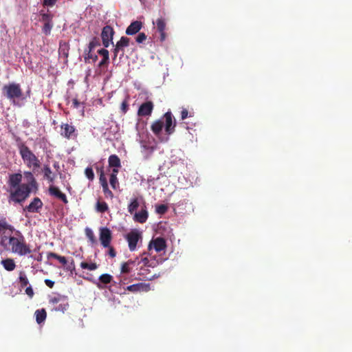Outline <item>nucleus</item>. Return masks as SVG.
<instances>
[{
	"mask_svg": "<svg viewBox=\"0 0 352 352\" xmlns=\"http://www.w3.org/2000/svg\"><path fill=\"white\" fill-rule=\"evenodd\" d=\"M15 140L19 154L26 166L33 170L39 168L41 166V162L38 157H36L25 143L22 141L21 138L16 137Z\"/></svg>",
	"mask_w": 352,
	"mask_h": 352,
	"instance_id": "nucleus-1",
	"label": "nucleus"
},
{
	"mask_svg": "<svg viewBox=\"0 0 352 352\" xmlns=\"http://www.w3.org/2000/svg\"><path fill=\"white\" fill-rule=\"evenodd\" d=\"M16 236H9V245L12 252L19 256H25L32 252L30 246L26 243L25 238L19 230L15 231Z\"/></svg>",
	"mask_w": 352,
	"mask_h": 352,
	"instance_id": "nucleus-2",
	"label": "nucleus"
},
{
	"mask_svg": "<svg viewBox=\"0 0 352 352\" xmlns=\"http://www.w3.org/2000/svg\"><path fill=\"white\" fill-rule=\"evenodd\" d=\"M1 90L3 96L8 99L14 106H19L16 100L25 99L23 90L19 83L10 82L4 85Z\"/></svg>",
	"mask_w": 352,
	"mask_h": 352,
	"instance_id": "nucleus-3",
	"label": "nucleus"
},
{
	"mask_svg": "<svg viewBox=\"0 0 352 352\" xmlns=\"http://www.w3.org/2000/svg\"><path fill=\"white\" fill-rule=\"evenodd\" d=\"M8 192L10 193L8 197L9 203L21 204L29 197L31 193V188L28 184H22L21 186L16 188H9Z\"/></svg>",
	"mask_w": 352,
	"mask_h": 352,
	"instance_id": "nucleus-4",
	"label": "nucleus"
},
{
	"mask_svg": "<svg viewBox=\"0 0 352 352\" xmlns=\"http://www.w3.org/2000/svg\"><path fill=\"white\" fill-rule=\"evenodd\" d=\"M130 251L135 250L138 242L142 239V233L138 230H132L125 236Z\"/></svg>",
	"mask_w": 352,
	"mask_h": 352,
	"instance_id": "nucleus-5",
	"label": "nucleus"
},
{
	"mask_svg": "<svg viewBox=\"0 0 352 352\" xmlns=\"http://www.w3.org/2000/svg\"><path fill=\"white\" fill-rule=\"evenodd\" d=\"M60 134L67 140L74 139L78 135L75 126L68 123L61 124Z\"/></svg>",
	"mask_w": 352,
	"mask_h": 352,
	"instance_id": "nucleus-6",
	"label": "nucleus"
},
{
	"mask_svg": "<svg viewBox=\"0 0 352 352\" xmlns=\"http://www.w3.org/2000/svg\"><path fill=\"white\" fill-rule=\"evenodd\" d=\"M114 30L110 25L104 26L101 32V38L102 41V45L104 47H108L110 44H113V37L114 35Z\"/></svg>",
	"mask_w": 352,
	"mask_h": 352,
	"instance_id": "nucleus-7",
	"label": "nucleus"
},
{
	"mask_svg": "<svg viewBox=\"0 0 352 352\" xmlns=\"http://www.w3.org/2000/svg\"><path fill=\"white\" fill-rule=\"evenodd\" d=\"M130 39L126 36H122L116 43L115 48L113 50V59L115 60L116 57L118 56L120 52L121 54H120V58H122L124 54V48L126 47L129 45Z\"/></svg>",
	"mask_w": 352,
	"mask_h": 352,
	"instance_id": "nucleus-8",
	"label": "nucleus"
},
{
	"mask_svg": "<svg viewBox=\"0 0 352 352\" xmlns=\"http://www.w3.org/2000/svg\"><path fill=\"white\" fill-rule=\"evenodd\" d=\"M165 120V131L167 135H171L174 133L176 126V121L174 119L171 112L168 111L164 115Z\"/></svg>",
	"mask_w": 352,
	"mask_h": 352,
	"instance_id": "nucleus-9",
	"label": "nucleus"
},
{
	"mask_svg": "<svg viewBox=\"0 0 352 352\" xmlns=\"http://www.w3.org/2000/svg\"><path fill=\"white\" fill-rule=\"evenodd\" d=\"M101 245L104 247H109L112 240L111 231L107 227H101L100 228L99 236Z\"/></svg>",
	"mask_w": 352,
	"mask_h": 352,
	"instance_id": "nucleus-10",
	"label": "nucleus"
},
{
	"mask_svg": "<svg viewBox=\"0 0 352 352\" xmlns=\"http://www.w3.org/2000/svg\"><path fill=\"white\" fill-rule=\"evenodd\" d=\"M166 248V240L162 237H157L153 239L148 245V250L154 249L157 252L165 250Z\"/></svg>",
	"mask_w": 352,
	"mask_h": 352,
	"instance_id": "nucleus-11",
	"label": "nucleus"
},
{
	"mask_svg": "<svg viewBox=\"0 0 352 352\" xmlns=\"http://www.w3.org/2000/svg\"><path fill=\"white\" fill-rule=\"evenodd\" d=\"M153 23L156 25L157 30L160 34V41H164L166 38V33L165 32L166 28V20L163 17H160L155 21H153Z\"/></svg>",
	"mask_w": 352,
	"mask_h": 352,
	"instance_id": "nucleus-12",
	"label": "nucleus"
},
{
	"mask_svg": "<svg viewBox=\"0 0 352 352\" xmlns=\"http://www.w3.org/2000/svg\"><path fill=\"white\" fill-rule=\"evenodd\" d=\"M139 280H152L155 278H158L160 275V273L158 274H151V271L148 268L142 265L140 267L139 272H138Z\"/></svg>",
	"mask_w": 352,
	"mask_h": 352,
	"instance_id": "nucleus-13",
	"label": "nucleus"
},
{
	"mask_svg": "<svg viewBox=\"0 0 352 352\" xmlns=\"http://www.w3.org/2000/svg\"><path fill=\"white\" fill-rule=\"evenodd\" d=\"M154 108V104L151 101H147L142 103L138 111L139 116H151Z\"/></svg>",
	"mask_w": 352,
	"mask_h": 352,
	"instance_id": "nucleus-14",
	"label": "nucleus"
},
{
	"mask_svg": "<svg viewBox=\"0 0 352 352\" xmlns=\"http://www.w3.org/2000/svg\"><path fill=\"white\" fill-rule=\"evenodd\" d=\"M43 206V204L41 199L38 197H34L32 202L24 208V210L32 213L38 212Z\"/></svg>",
	"mask_w": 352,
	"mask_h": 352,
	"instance_id": "nucleus-15",
	"label": "nucleus"
},
{
	"mask_svg": "<svg viewBox=\"0 0 352 352\" xmlns=\"http://www.w3.org/2000/svg\"><path fill=\"white\" fill-rule=\"evenodd\" d=\"M48 192L51 196L61 200L64 204L68 203V200L65 194L62 192L58 187L52 185L49 187Z\"/></svg>",
	"mask_w": 352,
	"mask_h": 352,
	"instance_id": "nucleus-16",
	"label": "nucleus"
},
{
	"mask_svg": "<svg viewBox=\"0 0 352 352\" xmlns=\"http://www.w3.org/2000/svg\"><path fill=\"white\" fill-rule=\"evenodd\" d=\"M22 175L21 173H14L9 175L8 186L9 188H16V187L21 186L22 184Z\"/></svg>",
	"mask_w": 352,
	"mask_h": 352,
	"instance_id": "nucleus-17",
	"label": "nucleus"
},
{
	"mask_svg": "<svg viewBox=\"0 0 352 352\" xmlns=\"http://www.w3.org/2000/svg\"><path fill=\"white\" fill-rule=\"evenodd\" d=\"M148 217V214L146 210V207L145 204L142 208L141 210L138 212H135L133 215V220L135 222H138L140 223H145Z\"/></svg>",
	"mask_w": 352,
	"mask_h": 352,
	"instance_id": "nucleus-18",
	"label": "nucleus"
},
{
	"mask_svg": "<svg viewBox=\"0 0 352 352\" xmlns=\"http://www.w3.org/2000/svg\"><path fill=\"white\" fill-rule=\"evenodd\" d=\"M143 24L140 21H133L126 28V34L127 35H135L138 33L142 29Z\"/></svg>",
	"mask_w": 352,
	"mask_h": 352,
	"instance_id": "nucleus-19",
	"label": "nucleus"
},
{
	"mask_svg": "<svg viewBox=\"0 0 352 352\" xmlns=\"http://www.w3.org/2000/svg\"><path fill=\"white\" fill-rule=\"evenodd\" d=\"M126 290L133 293L141 291L148 292L150 290V285L149 284L140 283L128 286Z\"/></svg>",
	"mask_w": 352,
	"mask_h": 352,
	"instance_id": "nucleus-20",
	"label": "nucleus"
},
{
	"mask_svg": "<svg viewBox=\"0 0 352 352\" xmlns=\"http://www.w3.org/2000/svg\"><path fill=\"white\" fill-rule=\"evenodd\" d=\"M113 280V276L109 274H103L100 276L99 281H94V283L99 289H104V287L102 284L110 283Z\"/></svg>",
	"mask_w": 352,
	"mask_h": 352,
	"instance_id": "nucleus-21",
	"label": "nucleus"
},
{
	"mask_svg": "<svg viewBox=\"0 0 352 352\" xmlns=\"http://www.w3.org/2000/svg\"><path fill=\"white\" fill-rule=\"evenodd\" d=\"M69 43L60 41L59 43L58 54L60 56H63L65 59L68 58L69 52Z\"/></svg>",
	"mask_w": 352,
	"mask_h": 352,
	"instance_id": "nucleus-22",
	"label": "nucleus"
},
{
	"mask_svg": "<svg viewBox=\"0 0 352 352\" xmlns=\"http://www.w3.org/2000/svg\"><path fill=\"white\" fill-rule=\"evenodd\" d=\"M98 54L102 56V59L99 63V67H102L103 65H106L109 63V51L104 48L100 49L98 50Z\"/></svg>",
	"mask_w": 352,
	"mask_h": 352,
	"instance_id": "nucleus-23",
	"label": "nucleus"
},
{
	"mask_svg": "<svg viewBox=\"0 0 352 352\" xmlns=\"http://www.w3.org/2000/svg\"><path fill=\"white\" fill-rule=\"evenodd\" d=\"M163 127L164 122L160 120L155 121L151 126L152 131L155 135H159L161 133Z\"/></svg>",
	"mask_w": 352,
	"mask_h": 352,
	"instance_id": "nucleus-24",
	"label": "nucleus"
},
{
	"mask_svg": "<svg viewBox=\"0 0 352 352\" xmlns=\"http://www.w3.org/2000/svg\"><path fill=\"white\" fill-rule=\"evenodd\" d=\"M134 265H135V261H132V260H129L128 261L123 263L121 266V273L122 274L130 273L132 271Z\"/></svg>",
	"mask_w": 352,
	"mask_h": 352,
	"instance_id": "nucleus-25",
	"label": "nucleus"
},
{
	"mask_svg": "<svg viewBox=\"0 0 352 352\" xmlns=\"http://www.w3.org/2000/svg\"><path fill=\"white\" fill-rule=\"evenodd\" d=\"M1 263L5 270L9 272L13 271L16 267L15 263L12 258L3 259L1 261Z\"/></svg>",
	"mask_w": 352,
	"mask_h": 352,
	"instance_id": "nucleus-26",
	"label": "nucleus"
},
{
	"mask_svg": "<svg viewBox=\"0 0 352 352\" xmlns=\"http://www.w3.org/2000/svg\"><path fill=\"white\" fill-rule=\"evenodd\" d=\"M34 314L38 324L43 322L47 317V312L45 309H37Z\"/></svg>",
	"mask_w": 352,
	"mask_h": 352,
	"instance_id": "nucleus-27",
	"label": "nucleus"
},
{
	"mask_svg": "<svg viewBox=\"0 0 352 352\" xmlns=\"http://www.w3.org/2000/svg\"><path fill=\"white\" fill-rule=\"evenodd\" d=\"M109 166L113 168H120L121 166L120 160L116 155H111L108 160Z\"/></svg>",
	"mask_w": 352,
	"mask_h": 352,
	"instance_id": "nucleus-28",
	"label": "nucleus"
},
{
	"mask_svg": "<svg viewBox=\"0 0 352 352\" xmlns=\"http://www.w3.org/2000/svg\"><path fill=\"white\" fill-rule=\"evenodd\" d=\"M69 307V302L67 298L53 307V310L56 311H60L64 313Z\"/></svg>",
	"mask_w": 352,
	"mask_h": 352,
	"instance_id": "nucleus-29",
	"label": "nucleus"
},
{
	"mask_svg": "<svg viewBox=\"0 0 352 352\" xmlns=\"http://www.w3.org/2000/svg\"><path fill=\"white\" fill-rule=\"evenodd\" d=\"M19 283L21 288H24L29 284V280L24 271H20L19 273Z\"/></svg>",
	"mask_w": 352,
	"mask_h": 352,
	"instance_id": "nucleus-30",
	"label": "nucleus"
},
{
	"mask_svg": "<svg viewBox=\"0 0 352 352\" xmlns=\"http://www.w3.org/2000/svg\"><path fill=\"white\" fill-rule=\"evenodd\" d=\"M141 262L143 263L142 265L146 267L147 268H148V267L154 268L159 263L158 261H157L154 258L148 259L147 257H144V258H142Z\"/></svg>",
	"mask_w": 352,
	"mask_h": 352,
	"instance_id": "nucleus-31",
	"label": "nucleus"
},
{
	"mask_svg": "<svg viewBox=\"0 0 352 352\" xmlns=\"http://www.w3.org/2000/svg\"><path fill=\"white\" fill-rule=\"evenodd\" d=\"M140 206V202L138 198L135 197L131 200L130 204L128 206V212L133 214L135 213V211L138 209Z\"/></svg>",
	"mask_w": 352,
	"mask_h": 352,
	"instance_id": "nucleus-32",
	"label": "nucleus"
},
{
	"mask_svg": "<svg viewBox=\"0 0 352 352\" xmlns=\"http://www.w3.org/2000/svg\"><path fill=\"white\" fill-rule=\"evenodd\" d=\"M7 230L10 231V233H12L14 228L11 225L8 224L6 219H0V234L4 231L7 232Z\"/></svg>",
	"mask_w": 352,
	"mask_h": 352,
	"instance_id": "nucleus-33",
	"label": "nucleus"
},
{
	"mask_svg": "<svg viewBox=\"0 0 352 352\" xmlns=\"http://www.w3.org/2000/svg\"><path fill=\"white\" fill-rule=\"evenodd\" d=\"M44 177L50 182H53L54 180V175L52 174V170L49 165H45L43 169Z\"/></svg>",
	"mask_w": 352,
	"mask_h": 352,
	"instance_id": "nucleus-34",
	"label": "nucleus"
},
{
	"mask_svg": "<svg viewBox=\"0 0 352 352\" xmlns=\"http://www.w3.org/2000/svg\"><path fill=\"white\" fill-rule=\"evenodd\" d=\"M48 259L53 258L58 260L63 265H65L67 263V259L65 256H60L54 252H48L47 254Z\"/></svg>",
	"mask_w": 352,
	"mask_h": 352,
	"instance_id": "nucleus-35",
	"label": "nucleus"
},
{
	"mask_svg": "<svg viewBox=\"0 0 352 352\" xmlns=\"http://www.w3.org/2000/svg\"><path fill=\"white\" fill-rule=\"evenodd\" d=\"M67 297L65 296H63L60 294H56L54 296L50 297L49 300V302L53 305V307L56 306L57 304L67 298Z\"/></svg>",
	"mask_w": 352,
	"mask_h": 352,
	"instance_id": "nucleus-36",
	"label": "nucleus"
},
{
	"mask_svg": "<svg viewBox=\"0 0 352 352\" xmlns=\"http://www.w3.org/2000/svg\"><path fill=\"white\" fill-rule=\"evenodd\" d=\"M96 210L98 212L104 213L109 210V207L105 201H98L96 205Z\"/></svg>",
	"mask_w": 352,
	"mask_h": 352,
	"instance_id": "nucleus-37",
	"label": "nucleus"
},
{
	"mask_svg": "<svg viewBox=\"0 0 352 352\" xmlns=\"http://www.w3.org/2000/svg\"><path fill=\"white\" fill-rule=\"evenodd\" d=\"M85 235H86L87 238L89 239V241L91 244H95L97 243V239L94 235V232L92 231V230L91 228H86L85 230Z\"/></svg>",
	"mask_w": 352,
	"mask_h": 352,
	"instance_id": "nucleus-38",
	"label": "nucleus"
},
{
	"mask_svg": "<svg viewBox=\"0 0 352 352\" xmlns=\"http://www.w3.org/2000/svg\"><path fill=\"white\" fill-rule=\"evenodd\" d=\"M91 52L92 51H89V50L85 51L84 58L85 62H89V60H92L93 63H95L98 60V56L93 54Z\"/></svg>",
	"mask_w": 352,
	"mask_h": 352,
	"instance_id": "nucleus-39",
	"label": "nucleus"
},
{
	"mask_svg": "<svg viewBox=\"0 0 352 352\" xmlns=\"http://www.w3.org/2000/svg\"><path fill=\"white\" fill-rule=\"evenodd\" d=\"M100 45V41L98 37L92 38L91 41L89 42L88 45V50L89 51L94 50L96 47Z\"/></svg>",
	"mask_w": 352,
	"mask_h": 352,
	"instance_id": "nucleus-40",
	"label": "nucleus"
},
{
	"mask_svg": "<svg viewBox=\"0 0 352 352\" xmlns=\"http://www.w3.org/2000/svg\"><path fill=\"white\" fill-rule=\"evenodd\" d=\"M80 267L82 269H87L90 271H93L98 268V265L96 263H88L86 262H81Z\"/></svg>",
	"mask_w": 352,
	"mask_h": 352,
	"instance_id": "nucleus-41",
	"label": "nucleus"
},
{
	"mask_svg": "<svg viewBox=\"0 0 352 352\" xmlns=\"http://www.w3.org/2000/svg\"><path fill=\"white\" fill-rule=\"evenodd\" d=\"M53 22L44 23V25L42 28L43 33L46 36L50 35L51 33V30L53 28Z\"/></svg>",
	"mask_w": 352,
	"mask_h": 352,
	"instance_id": "nucleus-42",
	"label": "nucleus"
},
{
	"mask_svg": "<svg viewBox=\"0 0 352 352\" xmlns=\"http://www.w3.org/2000/svg\"><path fill=\"white\" fill-rule=\"evenodd\" d=\"M24 175L25 176V177L29 180L30 182V184H28L30 186H35L36 184V179L34 177V175L32 174V173L30 172V171H25L24 173Z\"/></svg>",
	"mask_w": 352,
	"mask_h": 352,
	"instance_id": "nucleus-43",
	"label": "nucleus"
},
{
	"mask_svg": "<svg viewBox=\"0 0 352 352\" xmlns=\"http://www.w3.org/2000/svg\"><path fill=\"white\" fill-rule=\"evenodd\" d=\"M41 21L44 23L52 22L53 15L50 13H42L41 14Z\"/></svg>",
	"mask_w": 352,
	"mask_h": 352,
	"instance_id": "nucleus-44",
	"label": "nucleus"
},
{
	"mask_svg": "<svg viewBox=\"0 0 352 352\" xmlns=\"http://www.w3.org/2000/svg\"><path fill=\"white\" fill-rule=\"evenodd\" d=\"M109 182H110L111 186L114 190H116L117 188H119V182H118V179L116 176L110 175Z\"/></svg>",
	"mask_w": 352,
	"mask_h": 352,
	"instance_id": "nucleus-45",
	"label": "nucleus"
},
{
	"mask_svg": "<svg viewBox=\"0 0 352 352\" xmlns=\"http://www.w3.org/2000/svg\"><path fill=\"white\" fill-rule=\"evenodd\" d=\"M167 210H168V207H167V206H166L164 204L157 205L156 206V209H155L156 212L160 214H165Z\"/></svg>",
	"mask_w": 352,
	"mask_h": 352,
	"instance_id": "nucleus-46",
	"label": "nucleus"
},
{
	"mask_svg": "<svg viewBox=\"0 0 352 352\" xmlns=\"http://www.w3.org/2000/svg\"><path fill=\"white\" fill-rule=\"evenodd\" d=\"M85 174L89 180L92 181L94 179V173L92 168L87 167L85 170Z\"/></svg>",
	"mask_w": 352,
	"mask_h": 352,
	"instance_id": "nucleus-47",
	"label": "nucleus"
},
{
	"mask_svg": "<svg viewBox=\"0 0 352 352\" xmlns=\"http://www.w3.org/2000/svg\"><path fill=\"white\" fill-rule=\"evenodd\" d=\"M147 36L144 32H140L138 34V35L135 38V41L138 43H142L144 41H146Z\"/></svg>",
	"mask_w": 352,
	"mask_h": 352,
	"instance_id": "nucleus-48",
	"label": "nucleus"
},
{
	"mask_svg": "<svg viewBox=\"0 0 352 352\" xmlns=\"http://www.w3.org/2000/svg\"><path fill=\"white\" fill-rule=\"evenodd\" d=\"M99 181H100V183L102 187L108 186L107 180L104 176L102 170H101V172H100Z\"/></svg>",
	"mask_w": 352,
	"mask_h": 352,
	"instance_id": "nucleus-49",
	"label": "nucleus"
},
{
	"mask_svg": "<svg viewBox=\"0 0 352 352\" xmlns=\"http://www.w3.org/2000/svg\"><path fill=\"white\" fill-rule=\"evenodd\" d=\"M102 190H103V192H104V196L107 197V198H111L112 199L113 197V192L109 189V186H104V187H102Z\"/></svg>",
	"mask_w": 352,
	"mask_h": 352,
	"instance_id": "nucleus-50",
	"label": "nucleus"
},
{
	"mask_svg": "<svg viewBox=\"0 0 352 352\" xmlns=\"http://www.w3.org/2000/svg\"><path fill=\"white\" fill-rule=\"evenodd\" d=\"M11 234L12 233H10V231L9 232L4 231V232H1L0 234L1 243H3L4 241H6L8 238L9 239V236H11Z\"/></svg>",
	"mask_w": 352,
	"mask_h": 352,
	"instance_id": "nucleus-51",
	"label": "nucleus"
},
{
	"mask_svg": "<svg viewBox=\"0 0 352 352\" xmlns=\"http://www.w3.org/2000/svg\"><path fill=\"white\" fill-rule=\"evenodd\" d=\"M25 292L29 298H32L34 296V292L31 286L27 287Z\"/></svg>",
	"mask_w": 352,
	"mask_h": 352,
	"instance_id": "nucleus-52",
	"label": "nucleus"
},
{
	"mask_svg": "<svg viewBox=\"0 0 352 352\" xmlns=\"http://www.w3.org/2000/svg\"><path fill=\"white\" fill-rule=\"evenodd\" d=\"M109 248L108 254L110 257L114 258L116 256V252L115 249L109 245V247H107Z\"/></svg>",
	"mask_w": 352,
	"mask_h": 352,
	"instance_id": "nucleus-53",
	"label": "nucleus"
},
{
	"mask_svg": "<svg viewBox=\"0 0 352 352\" xmlns=\"http://www.w3.org/2000/svg\"><path fill=\"white\" fill-rule=\"evenodd\" d=\"M57 0H43V5L47 6H53Z\"/></svg>",
	"mask_w": 352,
	"mask_h": 352,
	"instance_id": "nucleus-54",
	"label": "nucleus"
},
{
	"mask_svg": "<svg viewBox=\"0 0 352 352\" xmlns=\"http://www.w3.org/2000/svg\"><path fill=\"white\" fill-rule=\"evenodd\" d=\"M121 109H122V112L124 113L127 111V110H128V104H127L126 100H124L122 102Z\"/></svg>",
	"mask_w": 352,
	"mask_h": 352,
	"instance_id": "nucleus-55",
	"label": "nucleus"
},
{
	"mask_svg": "<svg viewBox=\"0 0 352 352\" xmlns=\"http://www.w3.org/2000/svg\"><path fill=\"white\" fill-rule=\"evenodd\" d=\"M188 115V111L186 109H183L181 111V118L182 120H185Z\"/></svg>",
	"mask_w": 352,
	"mask_h": 352,
	"instance_id": "nucleus-56",
	"label": "nucleus"
},
{
	"mask_svg": "<svg viewBox=\"0 0 352 352\" xmlns=\"http://www.w3.org/2000/svg\"><path fill=\"white\" fill-rule=\"evenodd\" d=\"M30 257L32 258V259L36 260L38 261H42V254L41 253H39L37 256L32 254L30 256Z\"/></svg>",
	"mask_w": 352,
	"mask_h": 352,
	"instance_id": "nucleus-57",
	"label": "nucleus"
},
{
	"mask_svg": "<svg viewBox=\"0 0 352 352\" xmlns=\"http://www.w3.org/2000/svg\"><path fill=\"white\" fill-rule=\"evenodd\" d=\"M45 283L50 288H52L54 287V282L53 280H50V279H45Z\"/></svg>",
	"mask_w": 352,
	"mask_h": 352,
	"instance_id": "nucleus-58",
	"label": "nucleus"
},
{
	"mask_svg": "<svg viewBox=\"0 0 352 352\" xmlns=\"http://www.w3.org/2000/svg\"><path fill=\"white\" fill-rule=\"evenodd\" d=\"M67 270L72 272L75 270L74 261L72 259L70 264L67 267Z\"/></svg>",
	"mask_w": 352,
	"mask_h": 352,
	"instance_id": "nucleus-59",
	"label": "nucleus"
},
{
	"mask_svg": "<svg viewBox=\"0 0 352 352\" xmlns=\"http://www.w3.org/2000/svg\"><path fill=\"white\" fill-rule=\"evenodd\" d=\"M72 104L74 108H78L80 103L76 98H74L72 100Z\"/></svg>",
	"mask_w": 352,
	"mask_h": 352,
	"instance_id": "nucleus-60",
	"label": "nucleus"
},
{
	"mask_svg": "<svg viewBox=\"0 0 352 352\" xmlns=\"http://www.w3.org/2000/svg\"><path fill=\"white\" fill-rule=\"evenodd\" d=\"M118 173V168H113L112 170V173H111L110 175H114V176L117 177Z\"/></svg>",
	"mask_w": 352,
	"mask_h": 352,
	"instance_id": "nucleus-61",
	"label": "nucleus"
}]
</instances>
